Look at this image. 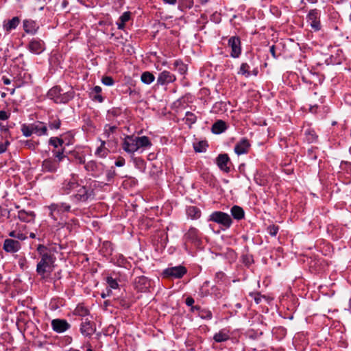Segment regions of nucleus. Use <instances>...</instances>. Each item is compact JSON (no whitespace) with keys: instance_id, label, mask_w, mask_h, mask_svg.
<instances>
[{"instance_id":"1","label":"nucleus","mask_w":351,"mask_h":351,"mask_svg":"<svg viewBox=\"0 0 351 351\" xmlns=\"http://www.w3.org/2000/svg\"><path fill=\"white\" fill-rule=\"evenodd\" d=\"M36 251L40 258L36 265V272L43 276L46 272L51 271L56 257L51 250L43 244H39L37 246Z\"/></svg>"},{"instance_id":"2","label":"nucleus","mask_w":351,"mask_h":351,"mask_svg":"<svg viewBox=\"0 0 351 351\" xmlns=\"http://www.w3.org/2000/svg\"><path fill=\"white\" fill-rule=\"evenodd\" d=\"M74 91L72 89L66 92L58 86L52 87L47 93V97L56 104H66L74 97Z\"/></svg>"},{"instance_id":"3","label":"nucleus","mask_w":351,"mask_h":351,"mask_svg":"<svg viewBox=\"0 0 351 351\" xmlns=\"http://www.w3.org/2000/svg\"><path fill=\"white\" fill-rule=\"evenodd\" d=\"M208 221L222 226L225 229L229 228L232 223V219L230 215L222 211L213 212L209 216Z\"/></svg>"},{"instance_id":"4","label":"nucleus","mask_w":351,"mask_h":351,"mask_svg":"<svg viewBox=\"0 0 351 351\" xmlns=\"http://www.w3.org/2000/svg\"><path fill=\"white\" fill-rule=\"evenodd\" d=\"M80 186L78 176L74 173L66 178L62 183V186L60 189V193L62 195H68L72 191L75 189Z\"/></svg>"},{"instance_id":"5","label":"nucleus","mask_w":351,"mask_h":351,"mask_svg":"<svg viewBox=\"0 0 351 351\" xmlns=\"http://www.w3.org/2000/svg\"><path fill=\"white\" fill-rule=\"evenodd\" d=\"M93 190L90 188L83 186L77 191L76 193L71 195L70 199L74 203L77 204L79 202H86L89 199L93 197Z\"/></svg>"},{"instance_id":"6","label":"nucleus","mask_w":351,"mask_h":351,"mask_svg":"<svg viewBox=\"0 0 351 351\" xmlns=\"http://www.w3.org/2000/svg\"><path fill=\"white\" fill-rule=\"evenodd\" d=\"M187 272L186 268L183 265L169 267L164 269L162 275L164 277L171 279H179L182 278Z\"/></svg>"},{"instance_id":"7","label":"nucleus","mask_w":351,"mask_h":351,"mask_svg":"<svg viewBox=\"0 0 351 351\" xmlns=\"http://www.w3.org/2000/svg\"><path fill=\"white\" fill-rule=\"evenodd\" d=\"M86 171L90 173L91 176L97 178L103 174L105 166L103 163L95 160H90L84 165Z\"/></svg>"},{"instance_id":"8","label":"nucleus","mask_w":351,"mask_h":351,"mask_svg":"<svg viewBox=\"0 0 351 351\" xmlns=\"http://www.w3.org/2000/svg\"><path fill=\"white\" fill-rule=\"evenodd\" d=\"M228 45L231 49L230 56L238 58L241 54V43L239 36H231L228 41Z\"/></svg>"},{"instance_id":"9","label":"nucleus","mask_w":351,"mask_h":351,"mask_svg":"<svg viewBox=\"0 0 351 351\" xmlns=\"http://www.w3.org/2000/svg\"><path fill=\"white\" fill-rule=\"evenodd\" d=\"M320 12L317 9L311 10L307 15V22L314 31H318L321 28Z\"/></svg>"},{"instance_id":"10","label":"nucleus","mask_w":351,"mask_h":351,"mask_svg":"<svg viewBox=\"0 0 351 351\" xmlns=\"http://www.w3.org/2000/svg\"><path fill=\"white\" fill-rule=\"evenodd\" d=\"M184 239L186 241L190 242L195 246H199L202 242L199 232L194 227H191L189 229L187 232L184 234Z\"/></svg>"},{"instance_id":"11","label":"nucleus","mask_w":351,"mask_h":351,"mask_svg":"<svg viewBox=\"0 0 351 351\" xmlns=\"http://www.w3.org/2000/svg\"><path fill=\"white\" fill-rule=\"evenodd\" d=\"M59 167L58 161L52 158H48L43 161L41 171L44 173H56Z\"/></svg>"},{"instance_id":"12","label":"nucleus","mask_w":351,"mask_h":351,"mask_svg":"<svg viewBox=\"0 0 351 351\" xmlns=\"http://www.w3.org/2000/svg\"><path fill=\"white\" fill-rule=\"evenodd\" d=\"M123 149L129 154H134L138 151V146L136 143V136L134 135L126 136L123 143Z\"/></svg>"},{"instance_id":"13","label":"nucleus","mask_w":351,"mask_h":351,"mask_svg":"<svg viewBox=\"0 0 351 351\" xmlns=\"http://www.w3.org/2000/svg\"><path fill=\"white\" fill-rule=\"evenodd\" d=\"M51 327L57 333H62L70 328V324L64 319H54L51 321Z\"/></svg>"},{"instance_id":"14","label":"nucleus","mask_w":351,"mask_h":351,"mask_svg":"<svg viewBox=\"0 0 351 351\" xmlns=\"http://www.w3.org/2000/svg\"><path fill=\"white\" fill-rule=\"evenodd\" d=\"M21 248V244L18 240L6 239L3 241V249L8 253H16Z\"/></svg>"},{"instance_id":"15","label":"nucleus","mask_w":351,"mask_h":351,"mask_svg":"<svg viewBox=\"0 0 351 351\" xmlns=\"http://www.w3.org/2000/svg\"><path fill=\"white\" fill-rule=\"evenodd\" d=\"M176 80V77L174 74L168 71H163L158 74L157 84L160 86L167 85L170 83H173Z\"/></svg>"},{"instance_id":"16","label":"nucleus","mask_w":351,"mask_h":351,"mask_svg":"<svg viewBox=\"0 0 351 351\" xmlns=\"http://www.w3.org/2000/svg\"><path fill=\"white\" fill-rule=\"evenodd\" d=\"M95 331V324L93 322L88 319V318L82 319L80 325V332L85 337H90Z\"/></svg>"},{"instance_id":"17","label":"nucleus","mask_w":351,"mask_h":351,"mask_svg":"<svg viewBox=\"0 0 351 351\" xmlns=\"http://www.w3.org/2000/svg\"><path fill=\"white\" fill-rule=\"evenodd\" d=\"M230 163V158L227 154H221L218 155L216 158V164L219 168L220 170L229 173L230 171V168L228 166Z\"/></svg>"},{"instance_id":"18","label":"nucleus","mask_w":351,"mask_h":351,"mask_svg":"<svg viewBox=\"0 0 351 351\" xmlns=\"http://www.w3.org/2000/svg\"><path fill=\"white\" fill-rule=\"evenodd\" d=\"M134 284L136 289L141 292L147 291L150 287L149 280L144 276L136 278Z\"/></svg>"},{"instance_id":"19","label":"nucleus","mask_w":351,"mask_h":351,"mask_svg":"<svg viewBox=\"0 0 351 351\" xmlns=\"http://www.w3.org/2000/svg\"><path fill=\"white\" fill-rule=\"evenodd\" d=\"M36 216V213L32 210L27 211L23 209L18 212L19 219L25 223H34L35 221Z\"/></svg>"},{"instance_id":"20","label":"nucleus","mask_w":351,"mask_h":351,"mask_svg":"<svg viewBox=\"0 0 351 351\" xmlns=\"http://www.w3.org/2000/svg\"><path fill=\"white\" fill-rule=\"evenodd\" d=\"M29 50L35 54L41 53L45 49V43L43 40L33 39L29 43Z\"/></svg>"},{"instance_id":"21","label":"nucleus","mask_w":351,"mask_h":351,"mask_svg":"<svg viewBox=\"0 0 351 351\" xmlns=\"http://www.w3.org/2000/svg\"><path fill=\"white\" fill-rule=\"evenodd\" d=\"M250 147L248 140L245 138H242L234 146V152L237 155H241L247 153Z\"/></svg>"},{"instance_id":"22","label":"nucleus","mask_w":351,"mask_h":351,"mask_svg":"<svg viewBox=\"0 0 351 351\" xmlns=\"http://www.w3.org/2000/svg\"><path fill=\"white\" fill-rule=\"evenodd\" d=\"M32 130L34 134H36L37 136H47L48 135L47 133V127L45 125V123L37 121L32 124Z\"/></svg>"},{"instance_id":"23","label":"nucleus","mask_w":351,"mask_h":351,"mask_svg":"<svg viewBox=\"0 0 351 351\" xmlns=\"http://www.w3.org/2000/svg\"><path fill=\"white\" fill-rule=\"evenodd\" d=\"M49 210V215L53 221H58L61 218V215L63 213L59 206L56 204L53 203L49 205L47 207Z\"/></svg>"},{"instance_id":"24","label":"nucleus","mask_w":351,"mask_h":351,"mask_svg":"<svg viewBox=\"0 0 351 351\" xmlns=\"http://www.w3.org/2000/svg\"><path fill=\"white\" fill-rule=\"evenodd\" d=\"M19 23V18L18 16H14L8 21H4L3 27L6 32H10L12 30L15 29Z\"/></svg>"},{"instance_id":"25","label":"nucleus","mask_w":351,"mask_h":351,"mask_svg":"<svg viewBox=\"0 0 351 351\" xmlns=\"http://www.w3.org/2000/svg\"><path fill=\"white\" fill-rule=\"evenodd\" d=\"M227 129V125L223 120H217L212 126L211 131L213 134H219L225 132Z\"/></svg>"},{"instance_id":"26","label":"nucleus","mask_w":351,"mask_h":351,"mask_svg":"<svg viewBox=\"0 0 351 351\" xmlns=\"http://www.w3.org/2000/svg\"><path fill=\"white\" fill-rule=\"evenodd\" d=\"M232 217L236 220H241L245 217L244 210L239 206L234 205L230 209Z\"/></svg>"},{"instance_id":"27","label":"nucleus","mask_w":351,"mask_h":351,"mask_svg":"<svg viewBox=\"0 0 351 351\" xmlns=\"http://www.w3.org/2000/svg\"><path fill=\"white\" fill-rule=\"evenodd\" d=\"M230 339L229 331L226 329H222L218 332L215 333L213 339L217 343H221L227 341Z\"/></svg>"},{"instance_id":"28","label":"nucleus","mask_w":351,"mask_h":351,"mask_svg":"<svg viewBox=\"0 0 351 351\" xmlns=\"http://www.w3.org/2000/svg\"><path fill=\"white\" fill-rule=\"evenodd\" d=\"M136 143L138 150L141 148L150 147L152 145L149 138L146 136H136Z\"/></svg>"},{"instance_id":"29","label":"nucleus","mask_w":351,"mask_h":351,"mask_svg":"<svg viewBox=\"0 0 351 351\" xmlns=\"http://www.w3.org/2000/svg\"><path fill=\"white\" fill-rule=\"evenodd\" d=\"M23 29L26 33L34 34L36 32L38 27L35 21L32 20H25L23 21Z\"/></svg>"},{"instance_id":"30","label":"nucleus","mask_w":351,"mask_h":351,"mask_svg":"<svg viewBox=\"0 0 351 351\" xmlns=\"http://www.w3.org/2000/svg\"><path fill=\"white\" fill-rule=\"evenodd\" d=\"M186 212L187 216L192 219H197L201 216V210L194 206L187 207Z\"/></svg>"},{"instance_id":"31","label":"nucleus","mask_w":351,"mask_h":351,"mask_svg":"<svg viewBox=\"0 0 351 351\" xmlns=\"http://www.w3.org/2000/svg\"><path fill=\"white\" fill-rule=\"evenodd\" d=\"M130 19V12H125L122 14V15L119 18L117 21V28L119 29H123L125 25V23L128 22Z\"/></svg>"},{"instance_id":"32","label":"nucleus","mask_w":351,"mask_h":351,"mask_svg":"<svg viewBox=\"0 0 351 351\" xmlns=\"http://www.w3.org/2000/svg\"><path fill=\"white\" fill-rule=\"evenodd\" d=\"M99 141L101 142V145L95 150V154L98 157L105 158L108 155L109 151L108 148L106 147L105 141H102L101 139H99Z\"/></svg>"},{"instance_id":"33","label":"nucleus","mask_w":351,"mask_h":351,"mask_svg":"<svg viewBox=\"0 0 351 351\" xmlns=\"http://www.w3.org/2000/svg\"><path fill=\"white\" fill-rule=\"evenodd\" d=\"M141 80L143 83L150 84L155 80V76L152 73L145 71L141 74Z\"/></svg>"},{"instance_id":"34","label":"nucleus","mask_w":351,"mask_h":351,"mask_svg":"<svg viewBox=\"0 0 351 351\" xmlns=\"http://www.w3.org/2000/svg\"><path fill=\"white\" fill-rule=\"evenodd\" d=\"M173 66L181 75H184L188 70L187 65L180 60H176L173 63Z\"/></svg>"},{"instance_id":"35","label":"nucleus","mask_w":351,"mask_h":351,"mask_svg":"<svg viewBox=\"0 0 351 351\" xmlns=\"http://www.w3.org/2000/svg\"><path fill=\"white\" fill-rule=\"evenodd\" d=\"M208 145L206 141H201L193 144L194 150L198 153L205 152Z\"/></svg>"},{"instance_id":"36","label":"nucleus","mask_w":351,"mask_h":351,"mask_svg":"<svg viewBox=\"0 0 351 351\" xmlns=\"http://www.w3.org/2000/svg\"><path fill=\"white\" fill-rule=\"evenodd\" d=\"M238 74L244 75L247 77L250 76L251 75L250 66L246 62L242 63L240 66L239 70L238 71Z\"/></svg>"},{"instance_id":"37","label":"nucleus","mask_w":351,"mask_h":351,"mask_svg":"<svg viewBox=\"0 0 351 351\" xmlns=\"http://www.w3.org/2000/svg\"><path fill=\"white\" fill-rule=\"evenodd\" d=\"M117 128L115 125H110L108 124H106L104 126V133L103 135L104 138L109 139L110 138V136L115 132Z\"/></svg>"},{"instance_id":"38","label":"nucleus","mask_w":351,"mask_h":351,"mask_svg":"<svg viewBox=\"0 0 351 351\" xmlns=\"http://www.w3.org/2000/svg\"><path fill=\"white\" fill-rule=\"evenodd\" d=\"M49 128L51 130H58L61 125V121L58 117H50L49 120Z\"/></svg>"},{"instance_id":"39","label":"nucleus","mask_w":351,"mask_h":351,"mask_svg":"<svg viewBox=\"0 0 351 351\" xmlns=\"http://www.w3.org/2000/svg\"><path fill=\"white\" fill-rule=\"evenodd\" d=\"M184 119H185V123L191 126V125L196 123L197 117L193 112L188 111L185 114Z\"/></svg>"},{"instance_id":"40","label":"nucleus","mask_w":351,"mask_h":351,"mask_svg":"<svg viewBox=\"0 0 351 351\" xmlns=\"http://www.w3.org/2000/svg\"><path fill=\"white\" fill-rule=\"evenodd\" d=\"M198 315L204 319H211L213 315L210 311L206 308H202L198 312Z\"/></svg>"},{"instance_id":"41","label":"nucleus","mask_w":351,"mask_h":351,"mask_svg":"<svg viewBox=\"0 0 351 351\" xmlns=\"http://www.w3.org/2000/svg\"><path fill=\"white\" fill-rule=\"evenodd\" d=\"M63 143H64L63 140L58 137H51L49 140V144L50 145H52L55 148L61 147L63 145Z\"/></svg>"},{"instance_id":"42","label":"nucleus","mask_w":351,"mask_h":351,"mask_svg":"<svg viewBox=\"0 0 351 351\" xmlns=\"http://www.w3.org/2000/svg\"><path fill=\"white\" fill-rule=\"evenodd\" d=\"M305 135L306 136V139L309 143H312L315 141L317 138V135L313 130L308 129L305 130Z\"/></svg>"},{"instance_id":"43","label":"nucleus","mask_w":351,"mask_h":351,"mask_svg":"<svg viewBox=\"0 0 351 351\" xmlns=\"http://www.w3.org/2000/svg\"><path fill=\"white\" fill-rule=\"evenodd\" d=\"M32 124H30V125H22V127H21V132H22L23 134L25 136L29 137L32 134H34L33 130H32Z\"/></svg>"},{"instance_id":"44","label":"nucleus","mask_w":351,"mask_h":351,"mask_svg":"<svg viewBox=\"0 0 351 351\" xmlns=\"http://www.w3.org/2000/svg\"><path fill=\"white\" fill-rule=\"evenodd\" d=\"M106 282L108 285L110 289H116L119 287V284L117 280L114 279L111 276H108L106 278Z\"/></svg>"},{"instance_id":"45","label":"nucleus","mask_w":351,"mask_h":351,"mask_svg":"<svg viewBox=\"0 0 351 351\" xmlns=\"http://www.w3.org/2000/svg\"><path fill=\"white\" fill-rule=\"evenodd\" d=\"M53 154L54 156V159L56 160V161H58V164L60 165V162L66 157L64 154L63 150L62 151H53Z\"/></svg>"},{"instance_id":"46","label":"nucleus","mask_w":351,"mask_h":351,"mask_svg":"<svg viewBox=\"0 0 351 351\" xmlns=\"http://www.w3.org/2000/svg\"><path fill=\"white\" fill-rule=\"evenodd\" d=\"M39 143L32 140H27L24 142V146L28 149L34 150L38 145Z\"/></svg>"},{"instance_id":"47","label":"nucleus","mask_w":351,"mask_h":351,"mask_svg":"<svg viewBox=\"0 0 351 351\" xmlns=\"http://www.w3.org/2000/svg\"><path fill=\"white\" fill-rule=\"evenodd\" d=\"M101 82L103 84H104L106 86H111L114 85V80H113V78L112 77L106 75V76H104L101 78Z\"/></svg>"},{"instance_id":"48","label":"nucleus","mask_w":351,"mask_h":351,"mask_svg":"<svg viewBox=\"0 0 351 351\" xmlns=\"http://www.w3.org/2000/svg\"><path fill=\"white\" fill-rule=\"evenodd\" d=\"M279 231V227L276 225H271L267 228V232L271 237H276Z\"/></svg>"},{"instance_id":"49","label":"nucleus","mask_w":351,"mask_h":351,"mask_svg":"<svg viewBox=\"0 0 351 351\" xmlns=\"http://www.w3.org/2000/svg\"><path fill=\"white\" fill-rule=\"evenodd\" d=\"M180 5L184 8L190 9L193 5V0H180Z\"/></svg>"},{"instance_id":"50","label":"nucleus","mask_w":351,"mask_h":351,"mask_svg":"<svg viewBox=\"0 0 351 351\" xmlns=\"http://www.w3.org/2000/svg\"><path fill=\"white\" fill-rule=\"evenodd\" d=\"M56 204L58 206H59V207L62 210V213L69 212L71 210V206L67 203L62 202V203H58Z\"/></svg>"},{"instance_id":"51","label":"nucleus","mask_w":351,"mask_h":351,"mask_svg":"<svg viewBox=\"0 0 351 351\" xmlns=\"http://www.w3.org/2000/svg\"><path fill=\"white\" fill-rule=\"evenodd\" d=\"M225 274L222 271L217 272L215 277V280L216 282L219 283L223 282L225 279Z\"/></svg>"},{"instance_id":"52","label":"nucleus","mask_w":351,"mask_h":351,"mask_svg":"<svg viewBox=\"0 0 351 351\" xmlns=\"http://www.w3.org/2000/svg\"><path fill=\"white\" fill-rule=\"evenodd\" d=\"M117 301L119 304V305L123 307L124 308H128L130 306V302L124 298H118Z\"/></svg>"},{"instance_id":"53","label":"nucleus","mask_w":351,"mask_h":351,"mask_svg":"<svg viewBox=\"0 0 351 351\" xmlns=\"http://www.w3.org/2000/svg\"><path fill=\"white\" fill-rule=\"evenodd\" d=\"M75 311L77 314L81 316H86L88 313V311L86 308H83L82 306H77L75 309Z\"/></svg>"},{"instance_id":"54","label":"nucleus","mask_w":351,"mask_h":351,"mask_svg":"<svg viewBox=\"0 0 351 351\" xmlns=\"http://www.w3.org/2000/svg\"><path fill=\"white\" fill-rule=\"evenodd\" d=\"M9 145L10 142L8 141H5L4 143H0V154L6 152Z\"/></svg>"},{"instance_id":"55","label":"nucleus","mask_w":351,"mask_h":351,"mask_svg":"<svg viewBox=\"0 0 351 351\" xmlns=\"http://www.w3.org/2000/svg\"><path fill=\"white\" fill-rule=\"evenodd\" d=\"M10 117V113L5 110H0V120H8Z\"/></svg>"},{"instance_id":"56","label":"nucleus","mask_w":351,"mask_h":351,"mask_svg":"<svg viewBox=\"0 0 351 351\" xmlns=\"http://www.w3.org/2000/svg\"><path fill=\"white\" fill-rule=\"evenodd\" d=\"M125 163V159L123 158H120L117 160H116L115 165L117 167H120L124 166Z\"/></svg>"},{"instance_id":"57","label":"nucleus","mask_w":351,"mask_h":351,"mask_svg":"<svg viewBox=\"0 0 351 351\" xmlns=\"http://www.w3.org/2000/svg\"><path fill=\"white\" fill-rule=\"evenodd\" d=\"M308 156L309 158H311V159H313V160H316L317 159V155L315 154H314L313 149H309L308 150Z\"/></svg>"},{"instance_id":"58","label":"nucleus","mask_w":351,"mask_h":351,"mask_svg":"<svg viewBox=\"0 0 351 351\" xmlns=\"http://www.w3.org/2000/svg\"><path fill=\"white\" fill-rule=\"evenodd\" d=\"M195 300L192 297H188L186 299L185 303L188 306H192L194 304Z\"/></svg>"},{"instance_id":"59","label":"nucleus","mask_w":351,"mask_h":351,"mask_svg":"<svg viewBox=\"0 0 351 351\" xmlns=\"http://www.w3.org/2000/svg\"><path fill=\"white\" fill-rule=\"evenodd\" d=\"M103 245L105 247L107 248L109 253H111L112 252V243L110 242L105 241Z\"/></svg>"},{"instance_id":"60","label":"nucleus","mask_w":351,"mask_h":351,"mask_svg":"<svg viewBox=\"0 0 351 351\" xmlns=\"http://www.w3.org/2000/svg\"><path fill=\"white\" fill-rule=\"evenodd\" d=\"M16 239L20 241H24L27 239V237L22 232H17Z\"/></svg>"},{"instance_id":"61","label":"nucleus","mask_w":351,"mask_h":351,"mask_svg":"<svg viewBox=\"0 0 351 351\" xmlns=\"http://www.w3.org/2000/svg\"><path fill=\"white\" fill-rule=\"evenodd\" d=\"M125 93L129 94V95H134L137 93V92L135 90L132 89L130 88H128Z\"/></svg>"},{"instance_id":"62","label":"nucleus","mask_w":351,"mask_h":351,"mask_svg":"<svg viewBox=\"0 0 351 351\" xmlns=\"http://www.w3.org/2000/svg\"><path fill=\"white\" fill-rule=\"evenodd\" d=\"M111 293H112V290L111 289H107L106 293H101V296L102 298H105L107 296L110 295Z\"/></svg>"},{"instance_id":"63","label":"nucleus","mask_w":351,"mask_h":351,"mask_svg":"<svg viewBox=\"0 0 351 351\" xmlns=\"http://www.w3.org/2000/svg\"><path fill=\"white\" fill-rule=\"evenodd\" d=\"M191 311L194 313L195 311H197V313L199 311V310L201 309V307L199 306H191Z\"/></svg>"},{"instance_id":"64","label":"nucleus","mask_w":351,"mask_h":351,"mask_svg":"<svg viewBox=\"0 0 351 351\" xmlns=\"http://www.w3.org/2000/svg\"><path fill=\"white\" fill-rule=\"evenodd\" d=\"M254 299L256 304H259L261 302V296L258 293L255 295Z\"/></svg>"}]
</instances>
